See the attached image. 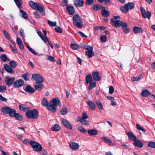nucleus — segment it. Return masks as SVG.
Masks as SVG:
<instances>
[{
	"label": "nucleus",
	"instance_id": "obj_1",
	"mask_svg": "<svg viewBox=\"0 0 155 155\" xmlns=\"http://www.w3.org/2000/svg\"><path fill=\"white\" fill-rule=\"evenodd\" d=\"M61 106V104L59 99L58 98H55L52 99L50 102L47 109L54 113L56 110L57 106L60 107Z\"/></svg>",
	"mask_w": 155,
	"mask_h": 155
},
{
	"label": "nucleus",
	"instance_id": "obj_2",
	"mask_svg": "<svg viewBox=\"0 0 155 155\" xmlns=\"http://www.w3.org/2000/svg\"><path fill=\"white\" fill-rule=\"evenodd\" d=\"M9 66L7 64H5L4 65V68L5 71L11 74H14L15 72L12 69V68H15L17 66V64L14 61H11L9 62Z\"/></svg>",
	"mask_w": 155,
	"mask_h": 155
},
{
	"label": "nucleus",
	"instance_id": "obj_3",
	"mask_svg": "<svg viewBox=\"0 0 155 155\" xmlns=\"http://www.w3.org/2000/svg\"><path fill=\"white\" fill-rule=\"evenodd\" d=\"M26 114L28 118L35 120L38 117V113L36 109H34L28 110L26 113Z\"/></svg>",
	"mask_w": 155,
	"mask_h": 155
},
{
	"label": "nucleus",
	"instance_id": "obj_4",
	"mask_svg": "<svg viewBox=\"0 0 155 155\" xmlns=\"http://www.w3.org/2000/svg\"><path fill=\"white\" fill-rule=\"evenodd\" d=\"M135 6V4L132 2H129L125 4L124 6H122L120 8V10L122 12L127 13L129 10L133 9Z\"/></svg>",
	"mask_w": 155,
	"mask_h": 155
},
{
	"label": "nucleus",
	"instance_id": "obj_5",
	"mask_svg": "<svg viewBox=\"0 0 155 155\" xmlns=\"http://www.w3.org/2000/svg\"><path fill=\"white\" fill-rule=\"evenodd\" d=\"M73 22L74 25L78 27L81 28L83 26V24L81 21V19L79 15H74L73 17Z\"/></svg>",
	"mask_w": 155,
	"mask_h": 155
},
{
	"label": "nucleus",
	"instance_id": "obj_6",
	"mask_svg": "<svg viewBox=\"0 0 155 155\" xmlns=\"http://www.w3.org/2000/svg\"><path fill=\"white\" fill-rule=\"evenodd\" d=\"M88 117V116L86 113L84 112L82 114L81 117H80L77 121L81 122V124L84 125H87L89 124V121L86 120V119Z\"/></svg>",
	"mask_w": 155,
	"mask_h": 155
},
{
	"label": "nucleus",
	"instance_id": "obj_7",
	"mask_svg": "<svg viewBox=\"0 0 155 155\" xmlns=\"http://www.w3.org/2000/svg\"><path fill=\"white\" fill-rule=\"evenodd\" d=\"M30 144L35 151L39 152L42 150V148L41 145L38 142L31 140L30 141Z\"/></svg>",
	"mask_w": 155,
	"mask_h": 155
},
{
	"label": "nucleus",
	"instance_id": "obj_8",
	"mask_svg": "<svg viewBox=\"0 0 155 155\" xmlns=\"http://www.w3.org/2000/svg\"><path fill=\"white\" fill-rule=\"evenodd\" d=\"M140 9L142 17L144 18H147L148 19L150 20L151 16V13L149 11H147L145 9L142 7H140Z\"/></svg>",
	"mask_w": 155,
	"mask_h": 155
},
{
	"label": "nucleus",
	"instance_id": "obj_9",
	"mask_svg": "<svg viewBox=\"0 0 155 155\" xmlns=\"http://www.w3.org/2000/svg\"><path fill=\"white\" fill-rule=\"evenodd\" d=\"M32 78L36 81V82H43L44 80L41 76L37 74H32Z\"/></svg>",
	"mask_w": 155,
	"mask_h": 155
},
{
	"label": "nucleus",
	"instance_id": "obj_10",
	"mask_svg": "<svg viewBox=\"0 0 155 155\" xmlns=\"http://www.w3.org/2000/svg\"><path fill=\"white\" fill-rule=\"evenodd\" d=\"M15 78L6 77L5 79V82L6 84L9 86L12 85L13 83L15 80Z\"/></svg>",
	"mask_w": 155,
	"mask_h": 155
},
{
	"label": "nucleus",
	"instance_id": "obj_11",
	"mask_svg": "<svg viewBox=\"0 0 155 155\" xmlns=\"http://www.w3.org/2000/svg\"><path fill=\"white\" fill-rule=\"evenodd\" d=\"M62 124L68 128L72 129V127L70 123L64 118H62L61 119Z\"/></svg>",
	"mask_w": 155,
	"mask_h": 155
},
{
	"label": "nucleus",
	"instance_id": "obj_12",
	"mask_svg": "<svg viewBox=\"0 0 155 155\" xmlns=\"http://www.w3.org/2000/svg\"><path fill=\"white\" fill-rule=\"evenodd\" d=\"M28 4L31 8L35 10H36L41 4L39 3H37L32 1H29Z\"/></svg>",
	"mask_w": 155,
	"mask_h": 155
},
{
	"label": "nucleus",
	"instance_id": "obj_13",
	"mask_svg": "<svg viewBox=\"0 0 155 155\" xmlns=\"http://www.w3.org/2000/svg\"><path fill=\"white\" fill-rule=\"evenodd\" d=\"M110 21L116 28L120 27L122 24V21L120 20H114L113 19H111Z\"/></svg>",
	"mask_w": 155,
	"mask_h": 155
},
{
	"label": "nucleus",
	"instance_id": "obj_14",
	"mask_svg": "<svg viewBox=\"0 0 155 155\" xmlns=\"http://www.w3.org/2000/svg\"><path fill=\"white\" fill-rule=\"evenodd\" d=\"M40 82H36L34 84L35 89L38 91L41 90L43 88V85Z\"/></svg>",
	"mask_w": 155,
	"mask_h": 155
},
{
	"label": "nucleus",
	"instance_id": "obj_15",
	"mask_svg": "<svg viewBox=\"0 0 155 155\" xmlns=\"http://www.w3.org/2000/svg\"><path fill=\"white\" fill-rule=\"evenodd\" d=\"M69 146L71 149L74 150H78L79 147V144L75 142H71L69 143Z\"/></svg>",
	"mask_w": 155,
	"mask_h": 155
},
{
	"label": "nucleus",
	"instance_id": "obj_16",
	"mask_svg": "<svg viewBox=\"0 0 155 155\" xmlns=\"http://www.w3.org/2000/svg\"><path fill=\"white\" fill-rule=\"evenodd\" d=\"M24 90L29 93H33L35 91L34 89L30 85H26L24 87Z\"/></svg>",
	"mask_w": 155,
	"mask_h": 155
},
{
	"label": "nucleus",
	"instance_id": "obj_17",
	"mask_svg": "<svg viewBox=\"0 0 155 155\" xmlns=\"http://www.w3.org/2000/svg\"><path fill=\"white\" fill-rule=\"evenodd\" d=\"M24 84L23 81L22 79H19L15 82L14 84V86L16 87H18L22 86Z\"/></svg>",
	"mask_w": 155,
	"mask_h": 155
},
{
	"label": "nucleus",
	"instance_id": "obj_18",
	"mask_svg": "<svg viewBox=\"0 0 155 155\" xmlns=\"http://www.w3.org/2000/svg\"><path fill=\"white\" fill-rule=\"evenodd\" d=\"M84 2L83 0H75L74 1V4L76 7L82 6Z\"/></svg>",
	"mask_w": 155,
	"mask_h": 155
},
{
	"label": "nucleus",
	"instance_id": "obj_19",
	"mask_svg": "<svg viewBox=\"0 0 155 155\" xmlns=\"http://www.w3.org/2000/svg\"><path fill=\"white\" fill-rule=\"evenodd\" d=\"M133 144L136 147L142 148L143 145L142 142L140 140H135L133 142Z\"/></svg>",
	"mask_w": 155,
	"mask_h": 155
},
{
	"label": "nucleus",
	"instance_id": "obj_20",
	"mask_svg": "<svg viewBox=\"0 0 155 155\" xmlns=\"http://www.w3.org/2000/svg\"><path fill=\"white\" fill-rule=\"evenodd\" d=\"M67 11L71 15H73L75 12L74 7L73 6L67 5L66 8Z\"/></svg>",
	"mask_w": 155,
	"mask_h": 155
},
{
	"label": "nucleus",
	"instance_id": "obj_21",
	"mask_svg": "<svg viewBox=\"0 0 155 155\" xmlns=\"http://www.w3.org/2000/svg\"><path fill=\"white\" fill-rule=\"evenodd\" d=\"M92 75L93 78L96 81H98L101 79V78L99 76V73L98 72H93L92 73Z\"/></svg>",
	"mask_w": 155,
	"mask_h": 155
},
{
	"label": "nucleus",
	"instance_id": "obj_22",
	"mask_svg": "<svg viewBox=\"0 0 155 155\" xmlns=\"http://www.w3.org/2000/svg\"><path fill=\"white\" fill-rule=\"evenodd\" d=\"M87 104L88 105L90 108L92 110H95L96 105L94 103L91 101H88L87 102Z\"/></svg>",
	"mask_w": 155,
	"mask_h": 155
},
{
	"label": "nucleus",
	"instance_id": "obj_23",
	"mask_svg": "<svg viewBox=\"0 0 155 155\" xmlns=\"http://www.w3.org/2000/svg\"><path fill=\"white\" fill-rule=\"evenodd\" d=\"M19 14L20 15L24 18L26 19L28 16V14L25 12L20 9Z\"/></svg>",
	"mask_w": 155,
	"mask_h": 155
},
{
	"label": "nucleus",
	"instance_id": "obj_24",
	"mask_svg": "<svg viewBox=\"0 0 155 155\" xmlns=\"http://www.w3.org/2000/svg\"><path fill=\"white\" fill-rule=\"evenodd\" d=\"M127 135L129 139L132 141H134L137 139L136 137L131 132H128Z\"/></svg>",
	"mask_w": 155,
	"mask_h": 155
},
{
	"label": "nucleus",
	"instance_id": "obj_25",
	"mask_svg": "<svg viewBox=\"0 0 155 155\" xmlns=\"http://www.w3.org/2000/svg\"><path fill=\"white\" fill-rule=\"evenodd\" d=\"M36 11H39L43 15H45V8L40 4Z\"/></svg>",
	"mask_w": 155,
	"mask_h": 155
},
{
	"label": "nucleus",
	"instance_id": "obj_26",
	"mask_svg": "<svg viewBox=\"0 0 155 155\" xmlns=\"http://www.w3.org/2000/svg\"><path fill=\"white\" fill-rule=\"evenodd\" d=\"M101 8L104 9L101 12L102 15L104 17H108L109 15V12L105 9L104 7H101Z\"/></svg>",
	"mask_w": 155,
	"mask_h": 155
},
{
	"label": "nucleus",
	"instance_id": "obj_27",
	"mask_svg": "<svg viewBox=\"0 0 155 155\" xmlns=\"http://www.w3.org/2000/svg\"><path fill=\"white\" fill-rule=\"evenodd\" d=\"M93 49L88 50L86 51L85 54L89 58L92 57L94 55V53L93 51Z\"/></svg>",
	"mask_w": 155,
	"mask_h": 155
},
{
	"label": "nucleus",
	"instance_id": "obj_28",
	"mask_svg": "<svg viewBox=\"0 0 155 155\" xmlns=\"http://www.w3.org/2000/svg\"><path fill=\"white\" fill-rule=\"evenodd\" d=\"M81 48H82L85 50H87V51L91 49H93V47L89 45L81 43Z\"/></svg>",
	"mask_w": 155,
	"mask_h": 155
},
{
	"label": "nucleus",
	"instance_id": "obj_29",
	"mask_svg": "<svg viewBox=\"0 0 155 155\" xmlns=\"http://www.w3.org/2000/svg\"><path fill=\"white\" fill-rule=\"evenodd\" d=\"M150 93L147 90H144L141 93V95L143 97H146L149 96Z\"/></svg>",
	"mask_w": 155,
	"mask_h": 155
},
{
	"label": "nucleus",
	"instance_id": "obj_30",
	"mask_svg": "<svg viewBox=\"0 0 155 155\" xmlns=\"http://www.w3.org/2000/svg\"><path fill=\"white\" fill-rule=\"evenodd\" d=\"M144 73H141L140 75L137 77H133L131 78V80L133 81H138L140 80L143 77Z\"/></svg>",
	"mask_w": 155,
	"mask_h": 155
},
{
	"label": "nucleus",
	"instance_id": "obj_31",
	"mask_svg": "<svg viewBox=\"0 0 155 155\" xmlns=\"http://www.w3.org/2000/svg\"><path fill=\"white\" fill-rule=\"evenodd\" d=\"M85 80L87 84H88L91 81H94L93 80H92V77L91 75L90 74L87 75L86 76Z\"/></svg>",
	"mask_w": 155,
	"mask_h": 155
},
{
	"label": "nucleus",
	"instance_id": "obj_32",
	"mask_svg": "<svg viewBox=\"0 0 155 155\" xmlns=\"http://www.w3.org/2000/svg\"><path fill=\"white\" fill-rule=\"evenodd\" d=\"M11 108L7 106L2 107L1 109V111L2 113L5 114H8Z\"/></svg>",
	"mask_w": 155,
	"mask_h": 155
},
{
	"label": "nucleus",
	"instance_id": "obj_33",
	"mask_svg": "<svg viewBox=\"0 0 155 155\" xmlns=\"http://www.w3.org/2000/svg\"><path fill=\"white\" fill-rule=\"evenodd\" d=\"M89 84L88 88L89 90H91L96 86V82L94 80L93 81H91Z\"/></svg>",
	"mask_w": 155,
	"mask_h": 155
},
{
	"label": "nucleus",
	"instance_id": "obj_34",
	"mask_svg": "<svg viewBox=\"0 0 155 155\" xmlns=\"http://www.w3.org/2000/svg\"><path fill=\"white\" fill-rule=\"evenodd\" d=\"M134 32L137 33L142 32V29L141 28L138 27L137 26H135L133 29Z\"/></svg>",
	"mask_w": 155,
	"mask_h": 155
},
{
	"label": "nucleus",
	"instance_id": "obj_35",
	"mask_svg": "<svg viewBox=\"0 0 155 155\" xmlns=\"http://www.w3.org/2000/svg\"><path fill=\"white\" fill-rule=\"evenodd\" d=\"M101 139L102 141L106 143H111L112 142L109 139L106 137H101Z\"/></svg>",
	"mask_w": 155,
	"mask_h": 155
},
{
	"label": "nucleus",
	"instance_id": "obj_36",
	"mask_svg": "<svg viewBox=\"0 0 155 155\" xmlns=\"http://www.w3.org/2000/svg\"><path fill=\"white\" fill-rule=\"evenodd\" d=\"M41 104L44 106L46 107L47 109V107L48 106L49 103L47 100L45 98L42 99L41 101Z\"/></svg>",
	"mask_w": 155,
	"mask_h": 155
},
{
	"label": "nucleus",
	"instance_id": "obj_37",
	"mask_svg": "<svg viewBox=\"0 0 155 155\" xmlns=\"http://www.w3.org/2000/svg\"><path fill=\"white\" fill-rule=\"evenodd\" d=\"M18 7L20 9L22 7V2L21 0H14Z\"/></svg>",
	"mask_w": 155,
	"mask_h": 155
},
{
	"label": "nucleus",
	"instance_id": "obj_38",
	"mask_svg": "<svg viewBox=\"0 0 155 155\" xmlns=\"http://www.w3.org/2000/svg\"><path fill=\"white\" fill-rule=\"evenodd\" d=\"M88 133L90 135H96L97 133V131L94 129L89 130H88Z\"/></svg>",
	"mask_w": 155,
	"mask_h": 155
},
{
	"label": "nucleus",
	"instance_id": "obj_39",
	"mask_svg": "<svg viewBox=\"0 0 155 155\" xmlns=\"http://www.w3.org/2000/svg\"><path fill=\"white\" fill-rule=\"evenodd\" d=\"M51 130L53 131H57L59 130L60 128L57 124H55L51 128Z\"/></svg>",
	"mask_w": 155,
	"mask_h": 155
},
{
	"label": "nucleus",
	"instance_id": "obj_40",
	"mask_svg": "<svg viewBox=\"0 0 155 155\" xmlns=\"http://www.w3.org/2000/svg\"><path fill=\"white\" fill-rule=\"evenodd\" d=\"M8 114H9V115L11 117H14L16 112V111L14 109L11 108Z\"/></svg>",
	"mask_w": 155,
	"mask_h": 155
},
{
	"label": "nucleus",
	"instance_id": "obj_41",
	"mask_svg": "<svg viewBox=\"0 0 155 155\" xmlns=\"http://www.w3.org/2000/svg\"><path fill=\"white\" fill-rule=\"evenodd\" d=\"M101 7H102L99 4L94 5H92V8L95 11H97Z\"/></svg>",
	"mask_w": 155,
	"mask_h": 155
},
{
	"label": "nucleus",
	"instance_id": "obj_42",
	"mask_svg": "<svg viewBox=\"0 0 155 155\" xmlns=\"http://www.w3.org/2000/svg\"><path fill=\"white\" fill-rule=\"evenodd\" d=\"M68 112V108L67 107L62 108L60 111L61 115H64L66 114Z\"/></svg>",
	"mask_w": 155,
	"mask_h": 155
},
{
	"label": "nucleus",
	"instance_id": "obj_43",
	"mask_svg": "<svg viewBox=\"0 0 155 155\" xmlns=\"http://www.w3.org/2000/svg\"><path fill=\"white\" fill-rule=\"evenodd\" d=\"M136 125L137 129L138 130L142 131L144 133H145L146 131L140 125L137 124Z\"/></svg>",
	"mask_w": 155,
	"mask_h": 155
},
{
	"label": "nucleus",
	"instance_id": "obj_44",
	"mask_svg": "<svg viewBox=\"0 0 155 155\" xmlns=\"http://www.w3.org/2000/svg\"><path fill=\"white\" fill-rule=\"evenodd\" d=\"M78 129L80 132L83 133H85L87 132V130L84 129L83 127L82 126H79L78 127Z\"/></svg>",
	"mask_w": 155,
	"mask_h": 155
},
{
	"label": "nucleus",
	"instance_id": "obj_45",
	"mask_svg": "<svg viewBox=\"0 0 155 155\" xmlns=\"http://www.w3.org/2000/svg\"><path fill=\"white\" fill-rule=\"evenodd\" d=\"M96 103L98 108L100 110H102L103 109V106L102 103L99 101H97Z\"/></svg>",
	"mask_w": 155,
	"mask_h": 155
},
{
	"label": "nucleus",
	"instance_id": "obj_46",
	"mask_svg": "<svg viewBox=\"0 0 155 155\" xmlns=\"http://www.w3.org/2000/svg\"><path fill=\"white\" fill-rule=\"evenodd\" d=\"M3 32L4 35L5 37V38L8 40H10V35L8 34L7 32L5 30H3Z\"/></svg>",
	"mask_w": 155,
	"mask_h": 155
},
{
	"label": "nucleus",
	"instance_id": "obj_47",
	"mask_svg": "<svg viewBox=\"0 0 155 155\" xmlns=\"http://www.w3.org/2000/svg\"><path fill=\"white\" fill-rule=\"evenodd\" d=\"M148 147L155 148V142H149L147 144Z\"/></svg>",
	"mask_w": 155,
	"mask_h": 155
},
{
	"label": "nucleus",
	"instance_id": "obj_48",
	"mask_svg": "<svg viewBox=\"0 0 155 155\" xmlns=\"http://www.w3.org/2000/svg\"><path fill=\"white\" fill-rule=\"evenodd\" d=\"M14 117H15L17 120H22V117L18 113H15V115L14 116Z\"/></svg>",
	"mask_w": 155,
	"mask_h": 155
},
{
	"label": "nucleus",
	"instance_id": "obj_49",
	"mask_svg": "<svg viewBox=\"0 0 155 155\" xmlns=\"http://www.w3.org/2000/svg\"><path fill=\"white\" fill-rule=\"evenodd\" d=\"M71 47L74 50H77L79 48V46L75 44H71Z\"/></svg>",
	"mask_w": 155,
	"mask_h": 155
},
{
	"label": "nucleus",
	"instance_id": "obj_50",
	"mask_svg": "<svg viewBox=\"0 0 155 155\" xmlns=\"http://www.w3.org/2000/svg\"><path fill=\"white\" fill-rule=\"evenodd\" d=\"M48 24L51 26H55L56 25V22H52L50 20H48Z\"/></svg>",
	"mask_w": 155,
	"mask_h": 155
},
{
	"label": "nucleus",
	"instance_id": "obj_51",
	"mask_svg": "<svg viewBox=\"0 0 155 155\" xmlns=\"http://www.w3.org/2000/svg\"><path fill=\"white\" fill-rule=\"evenodd\" d=\"M0 58L3 61L5 62L7 60V57L5 54L2 55Z\"/></svg>",
	"mask_w": 155,
	"mask_h": 155
},
{
	"label": "nucleus",
	"instance_id": "obj_52",
	"mask_svg": "<svg viewBox=\"0 0 155 155\" xmlns=\"http://www.w3.org/2000/svg\"><path fill=\"white\" fill-rule=\"evenodd\" d=\"M23 106L24 105L22 104H20L19 105V108L21 110L24 111L25 110H27L29 109V108L28 107H24Z\"/></svg>",
	"mask_w": 155,
	"mask_h": 155
},
{
	"label": "nucleus",
	"instance_id": "obj_53",
	"mask_svg": "<svg viewBox=\"0 0 155 155\" xmlns=\"http://www.w3.org/2000/svg\"><path fill=\"white\" fill-rule=\"evenodd\" d=\"M100 40L102 42H105L106 41L107 37L106 35H103L101 36Z\"/></svg>",
	"mask_w": 155,
	"mask_h": 155
},
{
	"label": "nucleus",
	"instance_id": "obj_54",
	"mask_svg": "<svg viewBox=\"0 0 155 155\" xmlns=\"http://www.w3.org/2000/svg\"><path fill=\"white\" fill-rule=\"evenodd\" d=\"M6 91V87L5 86L0 85V92H4Z\"/></svg>",
	"mask_w": 155,
	"mask_h": 155
},
{
	"label": "nucleus",
	"instance_id": "obj_55",
	"mask_svg": "<svg viewBox=\"0 0 155 155\" xmlns=\"http://www.w3.org/2000/svg\"><path fill=\"white\" fill-rule=\"evenodd\" d=\"M47 59L48 60L50 61L53 62H54L55 61V59L52 56L47 55Z\"/></svg>",
	"mask_w": 155,
	"mask_h": 155
},
{
	"label": "nucleus",
	"instance_id": "obj_56",
	"mask_svg": "<svg viewBox=\"0 0 155 155\" xmlns=\"http://www.w3.org/2000/svg\"><path fill=\"white\" fill-rule=\"evenodd\" d=\"M55 30L58 33H61L62 32V30L61 28L58 26H57L55 28Z\"/></svg>",
	"mask_w": 155,
	"mask_h": 155
},
{
	"label": "nucleus",
	"instance_id": "obj_57",
	"mask_svg": "<svg viewBox=\"0 0 155 155\" xmlns=\"http://www.w3.org/2000/svg\"><path fill=\"white\" fill-rule=\"evenodd\" d=\"M114 88L112 86H110L109 87V93L110 94H112L113 93Z\"/></svg>",
	"mask_w": 155,
	"mask_h": 155
},
{
	"label": "nucleus",
	"instance_id": "obj_58",
	"mask_svg": "<svg viewBox=\"0 0 155 155\" xmlns=\"http://www.w3.org/2000/svg\"><path fill=\"white\" fill-rule=\"evenodd\" d=\"M68 2V0H63L61 3V5L62 6H65L67 5Z\"/></svg>",
	"mask_w": 155,
	"mask_h": 155
},
{
	"label": "nucleus",
	"instance_id": "obj_59",
	"mask_svg": "<svg viewBox=\"0 0 155 155\" xmlns=\"http://www.w3.org/2000/svg\"><path fill=\"white\" fill-rule=\"evenodd\" d=\"M123 31L124 33L127 34L129 32V28L127 27L123 28Z\"/></svg>",
	"mask_w": 155,
	"mask_h": 155
},
{
	"label": "nucleus",
	"instance_id": "obj_60",
	"mask_svg": "<svg viewBox=\"0 0 155 155\" xmlns=\"http://www.w3.org/2000/svg\"><path fill=\"white\" fill-rule=\"evenodd\" d=\"M21 77L24 80H25L26 81L28 80V78L27 74H25L22 75Z\"/></svg>",
	"mask_w": 155,
	"mask_h": 155
},
{
	"label": "nucleus",
	"instance_id": "obj_61",
	"mask_svg": "<svg viewBox=\"0 0 155 155\" xmlns=\"http://www.w3.org/2000/svg\"><path fill=\"white\" fill-rule=\"evenodd\" d=\"M121 146L124 149H128L129 148V146L127 145H126L123 143H121Z\"/></svg>",
	"mask_w": 155,
	"mask_h": 155
},
{
	"label": "nucleus",
	"instance_id": "obj_62",
	"mask_svg": "<svg viewBox=\"0 0 155 155\" xmlns=\"http://www.w3.org/2000/svg\"><path fill=\"white\" fill-rule=\"evenodd\" d=\"M16 136L18 139L22 141V138L23 137V136L20 134H16Z\"/></svg>",
	"mask_w": 155,
	"mask_h": 155
},
{
	"label": "nucleus",
	"instance_id": "obj_63",
	"mask_svg": "<svg viewBox=\"0 0 155 155\" xmlns=\"http://www.w3.org/2000/svg\"><path fill=\"white\" fill-rule=\"evenodd\" d=\"M93 3V0H87L86 4L89 5L92 4Z\"/></svg>",
	"mask_w": 155,
	"mask_h": 155
},
{
	"label": "nucleus",
	"instance_id": "obj_64",
	"mask_svg": "<svg viewBox=\"0 0 155 155\" xmlns=\"http://www.w3.org/2000/svg\"><path fill=\"white\" fill-rule=\"evenodd\" d=\"M22 142L23 144L26 145H28L29 144V141L25 138L24 140L22 141Z\"/></svg>",
	"mask_w": 155,
	"mask_h": 155
}]
</instances>
